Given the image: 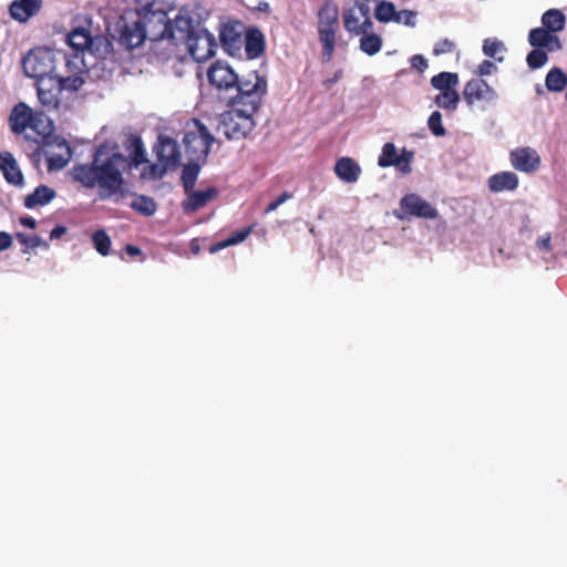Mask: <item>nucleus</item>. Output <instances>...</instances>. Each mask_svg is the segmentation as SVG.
Returning <instances> with one entry per match:
<instances>
[{"instance_id": "nucleus-1", "label": "nucleus", "mask_w": 567, "mask_h": 567, "mask_svg": "<svg viewBox=\"0 0 567 567\" xmlns=\"http://www.w3.org/2000/svg\"><path fill=\"white\" fill-rule=\"evenodd\" d=\"M145 163L148 159L140 137L134 141L131 156H125L116 144L102 143L95 148L90 163L72 167L71 176L85 188L97 187L102 199L113 196L118 199L130 194L123 173Z\"/></svg>"}, {"instance_id": "nucleus-2", "label": "nucleus", "mask_w": 567, "mask_h": 567, "mask_svg": "<svg viewBox=\"0 0 567 567\" xmlns=\"http://www.w3.org/2000/svg\"><path fill=\"white\" fill-rule=\"evenodd\" d=\"M229 110L220 114L218 131L227 140H244L255 128L254 115L258 111H247V107L228 102Z\"/></svg>"}, {"instance_id": "nucleus-3", "label": "nucleus", "mask_w": 567, "mask_h": 567, "mask_svg": "<svg viewBox=\"0 0 567 567\" xmlns=\"http://www.w3.org/2000/svg\"><path fill=\"white\" fill-rule=\"evenodd\" d=\"M267 89V80L260 76L257 71H252L243 79L238 76V84L234 85L237 94L231 96L229 102L247 107V111H258Z\"/></svg>"}, {"instance_id": "nucleus-4", "label": "nucleus", "mask_w": 567, "mask_h": 567, "mask_svg": "<svg viewBox=\"0 0 567 567\" xmlns=\"http://www.w3.org/2000/svg\"><path fill=\"white\" fill-rule=\"evenodd\" d=\"M27 76L40 80L54 78L59 71L58 52L48 48L32 49L22 60Z\"/></svg>"}, {"instance_id": "nucleus-5", "label": "nucleus", "mask_w": 567, "mask_h": 567, "mask_svg": "<svg viewBox=\"0 0 567 567\" xmlns=\"http://www.w3.org/2000/svg\"><path fill=\"white\" fill-rule=\"evenodd\" d=\"M214 142L213 134L197 118L193 120L183 138L186 153L194 159L206 158Z\"/></svg>"}, {"instance_id": "nucleus-6", "label": "nucleus", "mask_w": 567, "mask_h": 567, "mask_svg": "<svg viewBox=\"0 0 567 567\" xmlns=\"http://www.w3.org/2000/svg\"><path fill=\"white\" fill-rule=\"evenodd\" d=\"M140 21L146 31V39L151 41L167 40L169 31V19L167 12L162 9H155L154 3H146L137 11Z\"/></svg>"}, {"instance_id": "nucleus-7", "label": "nucleus", "mask_w": 567, "mask_h": 567, "mask_svg": "<svg viewBox=\"0 0 567 567\" xmlns=\"http://www.w3.org/2000/svg\"><path fill=\"white\" fill-rule=\"evenodd\" d=\"M246 31L247 28L241 21L227 20L221 22L218 33L223 50L231 56H239L241 54Z\"/></svg>"}, {"instance_id": "nucleus-8", "label": "nucleus", "mask_w": 567, "mask_h": 567, "mask_svg": "<svg viewBox=\"0 0 567 567\" xmlns=\"http://www.w3.org/2000/svg\"><path fill=\"white\" fill-rule=\"evenodd\" d=\"M184 44L196 62L207 61L215 55L217 49L214 34L205 29H198Z\"/></svg>"}, {"instance_id": "nucleus-9", "label": "nucleus", "mask_w": 567, "mask_h": 567, "mask_svg": "<svg viewBox=\"0 0 567 567\" xmlns=\"http://www.w3.org/2000/svg\"><path fill=\"white\" fill-rule=\"evenodd\" d=\"M370 13L371 8L368 3L355 2L353 8L343 11L344 29L355 35L368 32L373 25Z\"/></svg>"}, {"instance_id": "nucleus-10", "label": "nucleus", "mask_w": 567, "mask_h": 567, "mask_svg": "<svg viewBox=\"0 0 567 567\" xmlns=\"http://www.w3.org/2000/svg\"><path fill=\"white\" fill-rule=\"evenodd\" d=\"M400 209L401 213H395V216L400 219L408 216L434 219L437 216V210L430 203L413 193L401 198Z\"/></svg>"}, {"instance_id": "nucleus-11", "label": "nucleus", "mask_w": 567, "mask_h": 567, "mask_svg": "<svg viewBox=\"0 0 567 567\" xmlns=\"http://www.w3.org/2000/svg\"><path fill=\"white\" fill-rule=\"evenodd\" d=\"M207 78L219 93L234 90V85L238 84V74L228 63L220 60L209 66Z\"/></svg>"}, {"instance_id": "nucleus-12", "label": "nucleus", "mask_w": 567, "mask_h": 567, "mask_svg": "<svg viewBox=\"0 0 567 567\" xmlns=\"http://www.w3.org/2000/svg\"><path fill=\"white\" fill-rule=\"evenodd\" d=\"M412 151L403 148L402 153L399 155L395 145L391 142H388L382 147L381 154L378 158V165L380 167L395 166L401 173L410 174L412 172Z\"/></svg>"}, {"instance_id": "nucleus-13", "label": "nucleus", "mask_w": 567, "mask_h": 567, "mask_svg": "<svg viewBox=\"0 0 567 567\" xmlns=\"http://www.w3.org/2000/svg\"><path fill=\"white\" fill-rule=\"evenodd\" d=\"M28 128L34 133V136L30 137L29 135H25V138L33 141L38 146H51L52 141L56 137L53 135L52 122L43 112L35 111ZM41 151L42 150L38 147L34 151V155H40Z\"/></svg>"}, {"instance_id": "nucleus-14", "label": "nucleus", "mask_w": 567, "mask_h": 567, "mask_svg": "<svg viewBox=\"0 0 567 567\" xmlns=\"http://www.w3.org/2000/svg\"><path fill=\"white\" fill-rule=\"evenodd\" d=\"M153 151L156 154L157 162L166 165L172 171L177 169L181 164V151L175 140L166 135H159Z\"/></svg>"}, {"instance_id": "nucleus-15", "label": "nucleus", "mask_w": 567, "mask_h": 567, "mask_svg": "<svg viewBox=\"0 0 567 567\" xmlns=\"http://www.w3.org/2000/svg\"><path fill=\"white\" fill-rule=\"evenodd\" d=\"M512 166L523 173L532 174L539 169L542 158L532 147H517L509 154Z\"/></svg>"}, {"instance_id": "nucleus-16", "label": "nucleus", "mask_w": 567, "mask_h": 567, "mask_svg": "<svg viewBox=\"0 0 567 567\" xmlns=\"http://www.w3.org/2000/svg\"><path fill=\"white\" fill-rule=\"evenodd\" d=\"M146 40V31L138 17L132 21H124L120 27L118 42L127 50L138 48Z\"/></svg>"}, {"instance_id": "nucleus-17", "label": "nucleus", "mask_w": 567, "mask_h": 567, "mask_svg": "<svg viewBox=\"0 0 567 567\" xmlns=\"http://www.w3.org/2000/svg\"><path fill=\"white\" fill-rule=\"evenodd\" d=\"M196 31L189 17L178 14L174 20H169L167 40L173 45L178 47L184 44Z\"/></svg>"}, {"instance_id": "nucleus-18", "label": "nucleus", "mask_w": 567, "mask_h": 567, "mask_svg": "<svg viewBox=\"0 0 567 567\" xmlns=\"http://www.w3.org/2000/svg\"><path fill=\"white\" fill-rule=\"evenodd\" d=\"M38 97L47 110H56L60 106L61 90L54 78L37 81Z\"/></svg>"}, {"instance_id": "nucleus-19", "label": "nucleus", "mask_w": 567, "mask_h": 567, "mask_svg": "<svg viewBox=\"0 0 567 567\" xmlns=\"http://www.w3.org/2000/svg\"><path fill=\"white\" fill-rule=\"evenodd\" d=\"M0 171L8 184L18 187L23 186L24 177L22 171L11 152H0Z\"/></svg>"}, {"instance_id": "nucleus-20", "label": "nucleus", "mask_w": 567, "mask_h": 567, "mask_svg": "<svg viewBox=\"0 0 567 567\" xmlns=\"http://www.w3.org/2000/svg\"><path fill=\"white\" fill-rule=\"evenodd\" d=\"M55 146L59 150V153L53 154L51 152L47 153V162H48V171L56 172L64 168L72 157V150L66 140L62 137H54L51 143V146Z\"/></svg>"}, {"instance_id": "nucleus-21", "label": "nucleus", "mask_w": 567, "mask_h": 567, "mask_svg": "<svg viewBox=\"0 0 567 567\" xmlns=\"http://www.w3.org/2000/svg\"><path fill=\"white\" fill-rule=\"evenodd\" d=\"M528 42L535 49H546L549 52L558 51L563 48L559 38L542 27L529 31Z\"/></svg>"}, {"instance_id": "nucleus-22", "label": "nucleus", "mask_w": 567, "mask_h": 567, "mask_svg": "<svg viewBox=\"0 0 567 567\" xmlns=\"http://www.w3.org/2000/svg\"><path fill=\"white\" fill-rule=\"evenodd\" d=\"M35 111L23 102L18 103L9 115V125L14 134H22L28 130Z\"/></svg>"}, {"instance_id": "nucleus-23", "label": "nucleus", "mask_w": 567, "mask_h": 567, "mask_svg": "<svg viewBox=\"0 0 567 567\" xmlns=\"http://www.w3.org/2000/svg\"><path fill=\"white\" fill-rule=\"evenodd\" d=\"M493 94V89L482 79L468 81L463 90L464 100L468 105H473L477 101L488 100Z\"/></svg>"}, {"instance_id": "nucleus-24", "label": "nucleus", "mask_w": 567, "mask_h": 567, "mask_svg": "<svg viewBox=\"0 0 567 567\" xmlns=\"http://www.w3.org/2000/svg\"><path fill=\"white\" fill-rule=\"evenodd\" d=\"M246 56L249 60L258 59L265 52V35L257 27L247 28L244 45Z\"/></svg>"}, {"instance_id": "nucleus-25", "label": "nucleus", "mask_w": 567, "mask_h": 567, "mask_svg": "<svg viewBox=\"0 0 567 567\" xmlns=\"http://www.w3.org/2000/svg\"><path fill=\"white\" fill-rule=\"evenodd\" d=\"M339 24L318 20V34L322 44V55L324 61L329 62L336 48V33Z\"/></svg>"}, {"instance_id": "nucleus-26", "label": "nucleus", "mask_w": 567, "mask_h": 567, "mask_svg": "<svg viewBox=\"0 0 567 567\" xmlns=\"http://www.w3.org/2000/svg\"><path fill=\"white\" fill-rule=\"evenodd\" d=\"M42 6V0H13L9 7L10 16L19 22H27L35 16Z\"/></svg>"}, {"instance_id": "nucleus-27", "label": "nucleus", "mask_w": 567, "mask_h": 567, "mask_svg": "<svg viewBox=\"0 0 567 567\" xmlns=\"http://www.w3.org/2000/svg\"><path fill=\"white\" fill-rule=\"evenodd\" d=\"M334 173L342 182L352 184L358 182L362 169L353 158L346 156L337 161Z\"/></svg>"}, {"instance_id": "nucleus-28", "label": "nucleus", "mask_w": 567, "mask_h": 567, "mask_svg": "<svg viewBox=\"0 0 567 567\" xmlns=\"http://www.w3.org/2000/svg\"><path fill=\"white\" fill-rule=\"evenodd\" d=\"M218 195L215 187H208L205 190L189 192L187 198L183 203L185 213H194L203 208L208 202L213 200Z\"/></svg>"}, {"instance_id": "nucleus-29", "label": "nucleus", "mask_w": 567, "mask_h": 567, "mask_svg": "<svg viewBox=\"0 0 567 567\" xmlns=\"http://www.w3.org/2000/svg\"><path fill=\"white\" fill-rule=\"evenodd\" d=\"M487 183L493 193L512 192L518 187V177L515 173L506 171L492 175Z\"/></svg>"}, {"instance_id": "nucleus-30", "label": "nucleus", "mask_w": 567, "mask_h": 567, "mask_svg": "<svg viewBox=\"0 0 567 567\" xmlns=\"http://www.w3.org/2000/svg\"><path fill=\"white\" fill-rule=\"evenodd\" d=\"M92 42L93 38L87 28L78 27L68 34V43L74 49L75 53L84 52L86 49H90Z\"/></svg>"}, {"instance_id": "nucleus-31", "label": "nucleus", "mask_w": 567, "mask_h": 567, "mask_svg": "<svg viewBox=\"0 0 567 567\" xmlns=\"http://www.w3.org/2000/svg\"><path fill=\"white\" fill-rule=\"evenodd\" d=\"M55 197V190L45 186L39 185L35 187L33 193L29 194L24 198V206L27 208H34L37 206H43L50 203Z\"/></svg>"}, {"instance_id": "nucleus-32", "label": "nucleus", "mask_w": 567, "mask_h": 567, "mask_svg": "<svg viewBox=\"0 0 567 567\" xmlns=\"http://www.w3.org/2000/svg\"><path fill=\"white\" fill-rule=\"evenodd\" d=\"M59 64L63 65L64 71L61 72L64 74L83 73L85 68L83 58L80 56L79 53L69 55L64 52H58V65Z\"/></svg>"}, {"instance_id": "nucleus-33", "label": "nucleus", "mask_w": 567, "mask_h": 567, "mask_svg": "<svg viewBox=\"0 0 567 567\" xmlns=\"http://www.w3.org/2000/svg\"><path fill=\"white\" fill-rule=\"evenodd\" d=\"M542 23V28L548 30L554 34L556 32L564 30L566 18L560 10L549 9L543 14Z\"/></svg>"}, {"instance_id": "nucleus-34", "label": "nucleus", "mask_w": 567, "mask_h": 567, "mask_svg": "<svg viewBox=\"0 0 567 567\" xmlns=\"http://www.w3.org/2000/svg\"><path fill=\"white\" fill-rule=\"evenodd\" d=\"M54 79L56 83L59 84V87L61 92L63 90H69L71 92H75L79 89L82 87L84 84V80L82 78V73H72V74H64L60 70L54 75Z\"/></svg>"}, {"instance_id": "nucleus-35", "label": "nucleus", "mask_w": 567, "mask_h": 567, "mask_svg": "<svg viewBox=\"0 0 567 567\" xmlns=\"http://www.w3.org/2000/svg\"><path fill=\"white\" fill-rule=\"evenodd\" d=\"M458 83L456 73L441 72L431 79V84L434 89L445 92V90H455Z\"/></svg>"}, {"instance_id": "nucleus-36", "label": "nucleus", "mask_w": 567, "mask_h": 567, "mask_svg": "<svg viewBox=\"0 0 567 567\" xmlns=\"http://www.w3.org/2000/svg\"><path fill=\"white\" fill-rule=\"evenodd\" d=\"M545 84L550 92H561L567 84V76L559 68H554L547 73Z\"/></svg>"}, {"instance_id": "nucleus-37", "label": "nucleus", "mask_w": 567, "mask_h": 567, "mask_svg": "<svg viewBox=\"0 0 567 567\" xmlns=\"http://www.w3.org/2000/svg\"><path fill=\"white\" fill-rule=\"evenodd\" d=\"M130 206L133 210L146 217L154 215L157 207L155 200L146 195H137Z\"/></svg>"}, {"instance_id": "nucleus-38", "label": "nucleus", "mask_w": 567, "mask_h": 567, "mask_svg": "<svg viewBox=\"0 0 567 567\" xmlns=\"http://www.w3.org/2000/svg\"><path fill=\"white\" fill-rule=\"evenodd\" d=\"M460 102V95L456 90H445L435 96V104L447 111H455Z\"/></svg>"}, {"instance_id": "nucleus-39", "label": "nucleus", "mask_w": 567, "mask_h": 567, "mask_svg": "<svg viewBox=\"0 0 567 567\" xmlns=\"http://www.w3.org/2000/svg\"><path fill=\"white\" fill-rule=\"evenodd\" d=\"M360 39V49L368 55H374L381 50L382 40L375 33H363Z\"/></svg>"}, {"instance_id": "nucleus-40", "label": "nucleus", "mask_w": 567, "mask_h": 567, "mask_svg": "<svg viewBox=\"0 0 567 567\" xmlns=\"http://www.w3.org/2000/svg\"><path fill=\"white\" fill-rule=\"evenodd\" d=\"M199 174V165L197 163H188L184 166L181 179L186 193H189L197 181Z\"/></svg>"}, {"instance_id": "nucleus-41", "label": "nucleus", "mask_w": 567, "mask_h": 567, "mask_svg": "<svg viewBox=\"0 0 567 567\" xmlns=\"http://www.w3.org/2000/svg\"><path fill=\"white\" fill-rule=\"evenodd\" d=\"M318 20L339 24V10L332 0H327L318 11Z\"/></svg>"}, {"instance_id": "nucleus-42", "label": "nucleus", "mask_w": 567, "mask_h": 567, "mask_svg": "<svg viewBox=\"0 0 567 567\" xmlns=\"http://www.w3.org/2000/svg\"><path fill=\"white\" fill-rule=\"evenodd\" d=\"M374 16L380 22H395L396 10L392 2L381 1L375 7Z\"/></svg>"}, {"instance_id": "nucleus-43", "label": "nucleus", "mask_w": 567, "mask_h": 567, "mask_svg": "<svg viewBox=\"0 0 567 567\" xmlns=\"http://www.w3.org/2000/svg\"><path fill=\"white\" fill-rule=\"evenodd\" d=\"M92 241L96 251L102 256H107L111 251V238L105 230L100 229L92 235Z\"/></svg>"}, {"instance_id": "nucleus-44", "label": "nucleus", "mask_w": 567, "mask_h": 567, "mask_svg": "<svg viewBox=\"0 0 567 567\" xmlns=\"http://www.w3.org/2000/svg\"><path fill=\"white\" fill-rule=\"evenodd\" d=\"M505 51V45L497 39H485L483 43V52L486 56L493 58L498 62L503 61V56H497L498 53Z\"/></svg>"}, {"instance_id": "nucleus-45", "label": "nucleus", "mask_w": 567, "mask_h": 567, "mask_svg": "<svg viewBox=\"0 0 567 567\" xmlns=\"http://www.w3.org/2000/svg\"><path fill=\"white\" fill-rule=\"evenodd\" d=\"M548 61V55L543 49L532 50L526 58V62L529 69L536 70L545 65Z\"/></svg>"}, {"instance_id": "nucleus-46", "label": "nucleus", "mask_w": 567, "mask_h": 567, "mask_svg": "<svg viewBox=\"0 0 567 567\" xmlns=\"http://www.w3.org/2000/svg\"><path fill=\"white\" fill-rule=\"evenodd\" d=\"M427 126L433 135L435 136H444L446 134V130L442 124V115L439 111H434L429 120Z\"/></svg>"}, {"instance_id": "nucleus-47", "label": "nucleus", "mask_w": 567, "mask_h": 567, "mask_svg": "<svg viewBox=\"0 0 567 567\" xmlns=\"http://www.w3.org/2000/svg\"><path fill=\"white\" fill-rule=\"evenodd\" d=\"M455 49V43L450 39H441L433 47V55L439 56L445 53H450Z\"/></svg>"}, {"instance_id": "nucleus-48", "label": "nucleus", "mask_w": 567, "mask_h": 567, "mask_svg": "<svg viewBox=\"0 0 567 567\" xmlns=\"http://www.w3.org/2000/svg\"><path fill=\"white\" fill-rule=\"evenodd\" d=\"M415 17H416L415 11H411V10L396 11L395 22L403 23L408 27H414L415 25Z\"/></svg>"}, {"instance_id": "nucleus-49", "label": "nucleus", "mask_w": 567, "mask_h": 567, "mask_svg": "<svg viewBox=\"0 0 567 567\" xmlns=\"http://www.w3.org/2000/svg\"><path fill=\"white\" fill-rule=\"evenodd\" d=\"M17 238L20 244L24 245L27 248H37L41 246L42 239L38 235L27 236L23 233H18Z\"/></svg>"}, {"instance_id": "nucleus-50", "label": "nucleus", "mask_w": 567, "mask_h": 567, "mask_svg": "<svg viewBox=\"0 0 567 567\" xmlns=\"http://www.w3.org/2000/svg\"><path fill=\"white\" fill-rule=\"evenodd\" d=\"M148 173H144V175L150 178L156 179L162 178L168 171H171L166 165L161 164L159 162L156 164H148Z\"/></svg>"}, {"instance_id": "nucleus-51", "label": "nucleus", "mask_w": 567, "mask_h": 567, "mask_svg": "<svg viewBox=\"0 0 567 567\" xmlns=\"http://www.w3.org/2000/svg\"><path fill=\"white\" fill-rule=\"evenodd\" d=\"M250 233H251V227H247V228H243L237 231H234L228 237V243H230L231 246L239 244V243L244 241L249 236Z\"/></svg>"}, {"instance_id": "nucleus-52", "label": "nucleus", "mask_w": 567, "mask_h": 567, "mask_svg": "<svg viewBox=\"0 0 567 567\" xmlns=\"http://www.w3.org/2000/svg\"><path fill=\"white\" fill-rule=\"evenodd\" d=\"M290 198H292V194L284 192L279 197L268 204V206L265 208V213L268 214L276 210L281 204Z\"/></svg>"}, {"instance_id": "nucleus-53", "label": "nucleus", "mask_w": 567, "mask_h": 567, "mask_svg": "<svg viewBox=\"0 0 567 567\" xmlns=\"http://www.w3.org/2000/svg\"><path fill=\"white\" fill-rule=\"evenodd\" d=\"M411 65L413 69L423 72L427 68V61L423 55L415 54L411 58Z\"/></svg>"}, {"instance_id": "nucleus-54", "label": "nucleus", "mask_w": 567, "mask_h": 567, "mask_svg": "<svg viewBox=\"0 0 567 567\" xmlns=\"http://www.w3.org/2000/svg\"><path fill=\"white\" fill-rule=\"evenodd\" d=\"M550 240H551V236H550V234H547L537 239L536 246L539 250L548 252L551 250Z\"/></svg>"}, {"instance_id": "nucleus-55", "label": "nucleus", "mask_w": 567, "mask_h": 567, "mask_svg": "<svg viewBox=\"0 0 567 567\" xmlns=\"http://www.w3.org/2000/svg\"><path fill=\"white\" fill-rule=\"evenodd\" d=\"M12 246V237L9 233L0 231V251L9 249Z\"/></svg>"}, {"instance_id": "nucleus-56", "label": "nucleus", "mask_w": 567, "mask_h": 567, "mask_svg": "<svg viewBox=\"0 0 567 567\" xmlns=\"http://www.w3.org/2000/svg\"><path fill=\"white\" fill-rule=\"evenodd\" d=\"M492 69H494V64L488 60H484L478 66V74L488 75L492 72Z\"/></svg>"}, {"instance_id": "nucleus-57", "label": "nucleus", "mask_w": 567, "mask_h": 567, "mask_svg": "<svg viewBox=\"0 0 567 567\" xmlns=\"http://www.w3.org/2000/svg\"><path fill=\"white\" fill-rule=\"evenodd\" d=\"M66 233V227L56 225L50 233V239H59Z\"/></svg>"}, {"instance_id": "nucleus-58", "label": "nucleus", "mask_w": 567, "mask_h": 567, "mask_svg": "<svg viewBox=\"0 0 567 567\" xmlns=\"http://www.w3.org/2000/svg\"><path fill=\"white\" fill-rule=\"evenodd\" d=\"M124 250L132 257L141 256L143 254L140 247L130 244L124 247Z\"/></svg>"}, {"instance_id": "nucleus-59", "label": "nucleus", "mask_w": 567, "mask_h": 567, "mask_svg": "<svg viewBox=\"0 0 567 567\" xmlns=\"http://www.w3.org/2000/svg\"><path fill=\"white\" fill-rule=\"evenodd\" d=\"M229 246H231V244H230V243H228V238H227V239H225V240L218 241V243H216L215 245H213V246L209 248V251H210L212 254H214V252H217L218 250L224 249V248L229 247Z\"/></svg>"}, {"instance_id": "nucleus-60", "label": "nucleus", "mask_w": 567, "mask_h": 567, "mask_svg": "<svg viewBox=\"0 0 567 567\" xmlns=\"http://www.w3.org/2000/svg\"><path fill=\"white\" fill-rule=\"evenodd\" d=\"M20 224L31 229L37 227L35 219L29 216L20 218Z\"/></svg>"}, {"instance_id": "nucleus-61", "label": "nucleus", "mask_w": 567, "mask_h": 567, "mask_svg": "<svg viewBox=\"0 0 567 567\" xmlns=\"http://www.w3.org/2000/svg\"><path fill=\"white\" fill-rule=\"evenodd\" d=\"M341 73H342V72H341V71H339V72H337V73L334 74V76H333L332 79H329V80L324 81V85H326L327 87H331V86H332V85H333V84L339 80V78L341 76Z\"/></svg>"}, {"instance_id": "nucleus-62", "label": "nucleus", "mask_w": 567, "mask_h": 567, "mask_svg": "<svg viewBox=\"0 0 567 567\" xmlns=\"http://www.w3.org/2000/svg\"><path fill=\"white\" fill-rule=\"evenodd\" d=\"M378 0H355V2H364V3H368V6H370V3L372 2H377Z\"/></svg>"}]
</instances>
